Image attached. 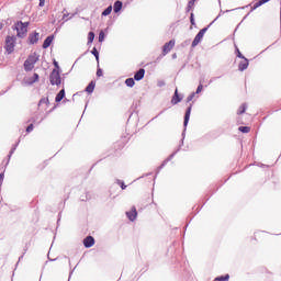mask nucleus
<instances>
[{
  "instance_id": "obj_28",
  "label": "nucleus",
  "mask_w": 281,
  "mask_h": 281,
  "mask_svg": "<svg viewBox=\"0 0 281 281\" xmlns=\"http://www.w3.org/2000/svg\"><path fill=\"white\" fill-rule=\"evenodd\" d=\"M104 41V31H100L99 33V43H102Z\"/></svg>"
},
{
  "instance_id": "obj_4",
  "label": "nucleus",
  "mask_w": 281,
  "mask_h": 281,
  "mask_svg": "<svg viewBox=\"0 0 281 281\" xmlns=\"http://www.w3.org/2000/svg\"><path fill=\"white\" fill-rule=\"evenodd\" d=\"M206 32H207V27L200 30L199 33L195 35V37L191 44V47H196V45H199V43H201V41H203V37L205 36Z\"/></svg>"
},
{
  "instance_id": "obj_5",
  "label": "nucleus",
  "mask_w": 281,
  "mask_h": 281,
  "mask_svg": "<svg viewBox=\"0 0 281 281\" xmlns=\"http://www.w3.org/2000/svg\"><path fill=\"white\" fill-rule=\"evenodd\" d=\"M16 42V37L14 36H7L5 38V49L9 52V54H12L14 52V43Z\"/></svg>"
},
{
  "instance_id": "obj_29",
  "label": "nucleus",
  "mask_w": 281,
  "mask_h": 281,
  "mask_svg": "<svg viewBox=\"0 0 281 281\" xmlns=\"http://www.w3.org/2000/svg\"><path fill=\"white\" fill-rule=\"evenodd\" d=\"M34 131V124H30L27 127H26V133H32Z\"/></svg>"
},
{
  "instance_id": "obj_32",
  "label": "nucleus",
  "mask_w": 281,
  "mask_h": 281,
  "mask_svg": "<svg viewBox=\"0 0 281 281\" xmlns=\"http://www.w3.org/2000/svg\"><path fill=\"white\" fill-rule=\"evenodd\" d=\"M203 91V85L198 86L196 93H201Z\"/></svg>"
},
{
  "instance_id": "obj_33",
  "label": "nucleus",
  "mask_w": 281,
  "mask_h": 281,
  "mask_svg": "<svg viewBox=\"0 0 281 281\" xmlns=\"http://www.w3.org/2000/svg\"><path fill=\"white\" fill-rule=\"evenodd\" d=\"M193 98H194V94H190V95L187 98V101H188V102H192Z\"/></svg>"
},
{
  "instance_id": "obj_16",
  "label": "nucleus",
  "mask_w": 281,
  "mask_h": 281,
  "mask_svg": "<svg viewBox=\"0 0 281 281\" xmlns=\"http://www.w3.org/2000/svg\"><path fill=\"white\" fill-rule=\"evenodd\" d=\"M192 113V105H190L184 114V126H188V122H190V114Z\"/></svg>"
},
{
  "instance_id": "obj_13",
  "label": "nucleus",
  "mask_w": 281,
  "mask_h": 281,
  "mask_svg": "<svg viewBox=\"0 0 281 281\" xmlns=\"http://www.w3.org/2000/svg\"><path fill=\"white\" fill-rule=\"evenodd\" d=\"M247 67H249V60L244 57V61L239 63L238 69H239V71H245V69H247Z\"/></svg>"
},
{
  "instance_id": "obj_35",
  "label": "nucleus",
  "mask_w": 281,
  "mask_h": 281,
  "mask_svg": "<svg viewBox=\"0 0 281 281\" xmlns=\"http://www.w3.org/2000/svg\"><path fill=\"white\" fill-rule=\"evenodd\" d=\"M54 66L56 67L55 69L59 71L60 67L58 66V61H54Z\"/></svg>"
},
{
  "instance_id": "obj_7",
  "label": "nucleus",
  "mask_w": 281,
  "mask_h": 281,
  "mask_svg": "<svg viewBox=\"0 0 281 281\" xmlns=\"http://www.w3.org/2000/svg\"><path fill=\"white\" fill-rule=\"evenodd\" d=\"M49 109V98H42L38 102L40 111H47Z\"/></svg>"
},
{
  "instance_id": "obj_31",
  "label": "nucleus",
  "mask_w": 281,
  "mask_h": 281,
  "mask_svg": "<svg viewBox=\"0 0 281 281\" xmlns=\"http://www.w3.org/2000/svg\"><path fill=\"white\" fill-rule=\"evenodd\" d=\"M97 76H98V78H101V76H102V69L101 68H98Z\"/></svg>"
},
{
  "instance_id": "obj_26",
  "label": "nucleus",
  "mask_w": 281,
  "mask_h": 281,
  "mask_svg": "<svg viewBox=\"0 0 281 281\" xmlns=\"http://www.w3.org/2000/svg\"><path fill=\"white\" fill-rule=\"evenodd\" d=\"M266 234L267 233H265V232H257V233H255V240H258V238H265Z\"/></svg>"
},
{
  "instance_id": "obj_1",
  "label": "nucleus",
  "mask_w": 281,
  "mask_h": 281,
  "mask_svg": "<svg viewBox=\"0 0 281 281\" xmlns=\"http://www.w3.org/2000/svg\"><path fill=\"white\" fill-rule=\"evenodd\" d=\"M38 58H41L36 53H32L29 55L26 60L24 61V69L26 71H32L34 69V65H36Z\"/></svg>"
},
{
  "instance_id": "obj_3",
  "label": "nucleus",
  "mask_w": 281,
  "mask_h": 281,
  "mask_svg": "<svg viewBox=\"0 0 281 281\" xmlns=\"http://www.w3.org/2000/svg\"><path fill=\"white\" fill-rule=\"evenodd\" d=\"M49 82L50 85H56V87H60L63 79L60 78V70L53 69V71L49 75Z\"/></svg>"
},
{
  "instance_id": "obj_34",
  "label": "nucleus",
  "mask_w": 281,
  "mask_h": 281,
  "mask_svg": "<svg viewBox=\"0 0 281 281\" xmlns=\"http://www.w3.org/2000/svg\"><path fill=\"white\" fill-rule=\"evenodd\" d=\"M45 7V0H40V8H44Z\"/></svg>"
},
{
  "instance_id": "obj_23",
  "label": "nucleus",
  "mask_w": 281,
  "mask_h": 281,
  "mask_svg": "<svg viewBox=\"0 0 281 281\" xmlns=\"http://www.w3.org/2000/svg\"><path fill=\"white\" fill-rule=\"evenodd\" d=\"M125 85H126V87H135V79H133V78H127V79L125 80Z\"/></svg>"
},
{
  "instance_id": "obj_10",
  "label": "nucleus",
  "mask_w": 281,
  "mask_h": 281,
  "mask_svg": "<svg viewBox=\"0 0 281 281\" xmlns=\"http://www.w3.org/2000/svg\"><path fill=\"white\" fill-rule=\"evenodd\" d=\"M126 215H127V218H130L131 221H135L137 218V209L133 206L132 210L126 213Z\"/></svg>"
},
{
  "instance_id": "obj_21",
  "label": "nucleus",
  "mask_w": 281,
  "mask_h": 281,
  "mask_svg": "<svg viewBox=\"0 0 281 281\" xmlns=\"http://www.w3.org/2000/svg\"><path fill=\"white\" fill-rule=\"evenodd\" d=\"M247 111V103H243L238 110H237V115H243Z\"/></svg>"
},
{
  "instance_id": "obj_14",
  "label": "nucleus",
  "mask_w": 281,
  "mask_h": 281,
  "mask_svg": "<svg viewBox=\"0 0 281 281\" xmlns=\"http://www.w3.org/2000/svg\"><path fill=\"white\" fill-rule=\"evenodd\" d=\"M179 102H181V97H179V90L176 89L175 94L171 99V104H179Z\"/></svg>"
},
{
  "instance_id": "obj_2",
  "label": "nucleus",
  "mask_w": 281,
  "mask_h": 281,
  "mask_svg": "<svg viewBox=\"0 0 281 281\" xmlns=\"http://www.w3.org/2000/svg\"><path fill=\"white\" fill-rule=\"evenodd\" d=\"M30 26V22H18L15 24V30H16V35L19 36V38H23V36H25V34H27V27Z\"/></svg>"
},
{
  "instance_id": "obj_22",
  "label": "nucleus",
  "mask_w": 281,
  "mask_h": 281,
  "mask_svg": "<svg viewBox=\"0 0 281 281\" xmlns=\"http://www.w3.org/2000/svg\"><path fill=\"white\" fill-rule=\"evenodd\" d=\"M111 12H113V7L109 5L103 12H102V16H109V14H111Z\"/></svg>"
},
{
  "instance_id": "obj_17",
  "label": "nucleus",
  "mask_w": 281,
  "mask_h": 281,
  "mask_svg": "<svg viewBox=\"0 0 281 281\" xmlns=\"http://www.w3.org/2000/svg\"><path fill=\"white\" fill-rule=\"evenodd\" d=\"M270 0H259L252 4L251 10H257L260 5H265V3H269Z\"/></svg>"
},
{
  "instance_id": "obj_9",
  "label": "nucleus",
  "mask_w": 281,
  "mask_h": 281,
  "mask_svg": "<svg viewBox=\"0 0 281 281\" xmlns=\"http://www.w3.org/2000/svg\"><path fill=\"white\" fill-rule=\"evenodd\" d=\"M146 75V70L144 68H140L135 75L134 80H144V76Z\"/></svg>"
},
{
  "instance_id": "obj_20",
  "label": "nucleus",
  "mask_w": 281,
  "mask_h": 281,
  "mask_svg": "<svg viewBox=\"0 0 281 281\" xmlns=\"http://www.w3.org/2000/svg\"><path fill=\"white\" fill-rule=\"evenodd\" d=\"M94 89H95V81H91V82L87 86L86 91H87V93H93Z\"/></svg>"
},
{
  "instance_id": "obj_8",
  "label": "nucleus",
  "mask_w": 281,
  "mask_h": 281,
  "mask_svg": "<svg viewBox=\"0 0 281 281\" xmlns=\"http://www.w3.org/2000/svg\"><path fill=\"white\" fill-rule=\"evenodd\" d=\"M95 245V239L92 236H88L83 239V246L89 249Z\"/></svg>"
},
{
  "instance_id": "obj_27",
  "label": "nucleus",
  "mask_w": 281,
  "mask_h": 281,
  "mask_svg": "<svg viewBox=\"0 0 281 281\" xmlns=\"http://www.w3.org/2000/svg\"><path fill=\"white\" fill-rule=\"evenodd\" d=\"M91 53L97 58V60H100V53H98V48L94 47Z\"/></svg>"
},
{
  "instance_id": "obj_37",
  "label": "nucleus",
  "mask_w": 281,
  "mask_h": 281,
  "mask_svg": "<svg viewBox=\"0 0 281 281\" xmlns=\"http://www.w3.org/2000/svg\"><path fill=\"white\" fill-rule=\"evenodd\" d=\"M172 58H177V54H173V55H172Z\"/></svg>"
},
{
  "instance_id": "obj_15",
  "label": "nucleus",
  "mask_w": 281,
  "mask_h": 281,
  "mask_svg": "<svg viewBox=\"0 0 281 281\" xmlns=\"http://www.w3.org/2000/svg\"><path fill=\"white\" fill-rule=\"evenodd\" d=\"M29 41L31 45H35V43H38V33H33L29 35Z\"/></svg>"
},
{
  "instance_id": "obj_6",
  "label": "nucleus",
  "mask_w": 281,
  "mask_h": 281,
  "mask_svg": "<svg viewBox=\"0 0 281 281\" xmlns=\"http://www.w3.org/2000/svg\"><path fill=\"white\" fill-rule=\"evenodd\" d=\"M175 40L165 43V45L162 46V56H167V54H170V52H172V49L175 48Z\"/></svg>"
},
{
  "instance_id": "obj_25",
  "label": "nucleus",
  "mask_w": 281,
  "mask_h": 281,
  "mask_svg": "<svg viewBox=\"0 0 281 281\" xmlns=\"http://www.w3.org/2000/svg\"><path fill=\"white\" fill-rule=\"evenodd\" d=\"M238 131H240V133H250L251 127H249V126H239Z\"/></svg>"
},
{
  "instance_id": "obj_11",
  "label": "nucleus",
  "mask_w": 281,
  "mask_h": 281,
  "mask_svg": "<svg viewBox=\"0 0 281 281\" xmlns=\"http://www.w3.org/2000/svg\"><path fill=\"white\" fill-rule=\"evenodd\" d=\"M38 74H34L32 78L24 79L25 85H34V82H38Z\"/></svg>"
},
{
  "instance_id": "obj_19",
  "label": "nucleus",
  "mask_w": 281,
  "mask_h": 281,
  "mask_svg": "<svg viewBox=\"0 0 281 281\" xmlns=\"http://www.w3.org/2000/svg\"><path fill=\"white\" fill-rule=\"evenodd\" d=\"M64 98H65V89H61L59 93H57L55 98V102H63Z\"/></svg>"
},
{
  "instance_id": "obj_12",
  "label": "nucleus",
  "mask_w": 281,
  "mask_h": 281,
  "mask_svg": "<svg viewBox=\"0 0 281 281\" xmlns=\"http://www.w3.org/2000/svg\"><path fill=\"white\" fill-rule=\"evenodd\" d=\"M52 43H54V36L53 35L45 38V41L43 43V49H47V47H49L52 45Z\"/></svg>"
},
{
  "instance_id": "obj_24",
  "label": "nucleus",
  "mask_w": 281,
  "mask_h": 281,
  "mask_svg": "<svg viewBox=\"0 0 281 281\" xmlns=\"http://www.w3.org/2000/svg\"><path fill=\"white\" fill-rule=\"evenodd\" d=\"M94 38H95V33L89 32L88 33V44L93 43Z\"/></svg>"
},
{
  "instance_id": "obj_36",
  "label": "nucleus",
  "mask_w": 281,
  "mask_h": 281,
  "mask_svg": "<svg viewBox=\"0 0 281 281\" xmlns=\"http://www.w3.org/2000/svg\"><path fill=\"white\" fill-rule=\"evenodd\" d=\"M121 188H122V190H126V184H124V182H122Z\"/></svg>"
},
{
  "instance_id": "obj_18",
  "label": "nucleus",
  "mask_w": 281,
  "mask_h": 281,
  "mask_svg": "<svg viewBox=\"0 0 281 281\" xmlns=\"http://www.w3.org/2000/svg\"><path fill=\"white\" fill-rule=\"evenodd\" d=\"M121 10H122V1L117 0L114 2L113 11L115 12V14H117V12H120Z\"/></svg>"
},
{
  "instance_id": "obj_30",
  "label": "nucleus",
  "mask_w": 281,
  "mask_h": 281,
  "mask_svg": "<svg viewBox=\"0 0 281 281\" xmlns=\"http://www.w3.org/2000/svg\"><path fill=\"white\" fill-rule=\"evenodd\" d=\"M237 52V58H245V56H243V53H240V49H238V47L236 48Z\"/></svg>"
}]
</instances>
